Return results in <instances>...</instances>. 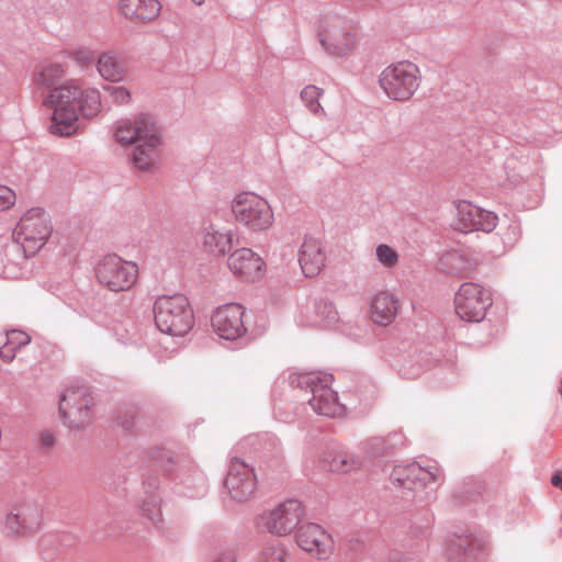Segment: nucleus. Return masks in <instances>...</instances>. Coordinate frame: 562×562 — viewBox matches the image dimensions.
<instances>
[{
    "mask_svg": "<svg viewBox=\"0 0 562 562\" xmlns=\"http://www.w3.org/2000/svg\"><path fill=\"white\" fill-rule=\"evenodd\" d=\"M393 477L398 482L406 481H436L440 479V472L438 469H434V471L425 470L417 463H411L408 465H400L396 467L392 473Z\"/></svg>",
    "mask_w": 562,
    "mask_h": 562,
    "instance_id": "25",
    "label": "nucleus"
},
{
    "mask_svg": "<svg viewBox=\"0 0 562 562\" xmlns=\"http://www.w3.org/2000/svg\"><path fill=\"white\" fill-rule=\"evenodd\" d=\"M333 381L334 378L329 373L308 372L299 375L297 385L311 391L312 397L308 400V404L316 414L339 418L345 415L346 408L331 389Z\"/></svg>",
    "mask_w": 562,
    "mask_h": 562,
    "instance_id": "4",
    "label": "nucleus"
},
{
    "mask_svg": "<svg viewBox=\"0 0 562 562\" xmlns=\"http://www.w3.org/2000/svg\"><path fill=\"white\" fill-rule=\"evenodd\" d=\"M302 506L297 501H288L277 508L266 512L257 519V527L277 536H285L299 524Z\"/></svg>",
    "mask_w": 562,
    "mask_h": 562,
    "instance_id": "10",
    "label": "nucleus"
},
{
    "mask_svg": "<svg viewBox=\"0 0 562 562\" xmlns=\"http://www.w3.org/2000/svg\"><path fill=\"white\" fill-rule=\"evenodd\" d=\"M93 396L85 385H69L60 396L59 411L69 428L88 426L93 419Z\"/></svg>",
    "mask_w": 562,
    "mask_h": 562,
    "instance_id": "6",
    "label": "nucleus"
},
{
    "mask_svg": "<svg viewBox=\"0 0 562 562\" xmlns=\"http://www.w3.org/2000/svg\"><path fill=\"white\" fill-rule=\"evenodd\" d=\"M454 312L458 317L469 323H480L492 306L490 292L474 282L461 284L454 294Z\"/></svg>",
    "mask_w": 562,
    "mask_h": 562,
    "instance_id": "9",
    "label": "nucleus"
},
{
    "mask_svg": "<svg viewBox=\"0 0 562 562\" xmlns=\"http://www.w3.org/2000/svg\"><path fill=\"white\" fill-rule=\"evenodd\" d=\"M142 512L151 522L157 524L161 520L160 502L156 497L145 501Z\"/></svg>",
    "mask_w": 562,
    "mask_h": 562,
    "instance_id": "31",
    "label": "nucleus"
},
{
    "mask_svg": "<svg viewBox=\"0 0 562 562\" xmlns=\"http://www.w3.org/2000/svg\"><path fill=\"white\" fill-rule=\"evenodd\" d=\"M155 142H150L148 137H145L140 143L135 144V148L132 153L133 165L142 171H148L153 169L158 160V147L160 145V136L158 130L155 131Z\"/></svg>",
    "mask_w": 562,
    "mask_h": 562,
    "instance_id": "21",
    "label": "nucleus"
},
{
    "mask_svg": "<svg viewBox=\"0 0 562 562\" xmlns=\"http://www.w3.org/2000/svg\"><path fill=\"white\" fill-rule=\"evenodd\" d=\"M326 467L335 473H350L361 468L362 461L355 453L339 450L331 452L325 459Z\"/></svg>",
    "mask_w": 562,
    "mask_h": 562,
    "instance_id": "23",
    "label": "nucleus"
},
{
    "mask_svg": "<svg viewBox=\"0 0 562 562\" xmlns=\"http://www.w3.org/2000/svg\"><path fill=\"white\" fill-rule=\"evenodd\" d=\"M297 544L317 559H326L333 551V539L319 525L306 524L296 533Z\"/></svg>",
    "mask_w": 562,
    "mask_h": 562,
    "instance_id": "16",
    "label": "nucleus"
},
{
    "mask_svg": "<svg viewBox=\"0 0 562 562\" xmlns=\"http://www.w3.org/2000/svg\"><path fill=\"white\" fill-rule=\"evenodd\" d=\"M457 215L452 224L456 231L470 233L474 231L492 232L497 225V216L469 201H460L456 205Z\"/></svg>",
    "mask_w": 562,
    "mask_h": 562,
    "instance_id": "12",
    "label": "nucleus"
},
{
    "mask_svg": "<svg viewBox=\"0 0 562 562\" xmlns=\"http://www.w3.org/2000/svg\"><path fill=\"white\" fill-rule=\"evenodd\" d=\"M441 262L451 273L464 274L465 268L461 265L463 259L458 252L446 254Z\"/></svg>",
    "mask_w": 562,
    "mask_h": 562,
    "instance_id": "32",
    "label": "nucleus"
},
{
    "mask_svg": "<svg viewBox=\"0 0 562 562\" xmlns=\"http://www.w3.org/2000/svg\"><path fill=\"white\" fill-rule=\"evenodd\" d=\"M99 75L111 82H119L125 77V68L113 53H102L97 60Z\"/></svg>",
    "mask_w": 562,
    "mask_h": 562,
    "instance_id": "24",
    "label": "nucleus"
},
{
    "mask_svg": "<svg viewBox=\"0 0 562 562\" xmlns=\"http://www.w3.org/2000/svg\"><path fill=\"white\" fill-rule=\"evenodd\" d=\"M232 210L237 222L252 231L268 229L273 223V212L268 201L252 192L237 194Z\"/></svg>",
    "mask_w": 562,
    "mask_h": 562,
    "instance_id": "8",
    "label": "nucleus"
},
{
    "mask_svg": "<svg viewBox=\"0 0 562 562\" xmlns=\"http://www.w3.org/2000/svg\"><path fill=\"white\" fill-rule=\"evenodd\" d=\"M191 1H192L194 4H196V5H201V4L204 2V0H191Z\"/></svg>",
    "mask_w": 562,
    "mask_h": 562,
    "instance_id": "39",
    "label": "nucleus"
},
{
    "mask_svg": "<svg viewBox=\"0 0 562 562\" xmlns=\"http://www.w3.org/2000/svg\"><path fill=\"white\" fill-rule=\"evenodd\" d=\"M120 12L132 21L150 22L160 13L158 0H120Z\"/></svg>",
    "mask_w": 562,
    "mask_h": 562,
    "instance_id": "20",
    "label": "nucleus"
},
{
    "mask_svg": "<svg viewBox=\"0 0 562 562\" xmlns=\"http://www.w3.org/2000/svg\"><path fill=\"white\" fill-rule=\"evenodd\" d=\"M155 123L146 115H139L133 121H125L117 125L115 130V139L121 145L127 146L140 143L145 137L155 142Z\"/></svg>",
    "mask_w": 562,
    "mask_h": 562,
    "instance_id": "17",
    "label": "nucleus"
},
{
    "mask_svg": "<svg viewBox=\"0 0 562 562\" xmlns=\"http://www.w3.org/2000/svg\"><path fill=\"white\" fill-rule=\"evenodd\" d=\"M227 266L236 278L246 282L260 280L266 271L263 259L246 247L233 251L227 259Z\"/></svg>",
    "mask_w": 562,
    "mask_h": 562,
    "instance_id": "15",
    "label": "nucleus"
},
{
    "mask_svg": "<svg viewBox=\"0 0 562 562\" xmlns=\"http://www.w3.org/2000/svg\"><path fill=\"white\" fill-rule=\"evenodd\" d=\"M30 337L21 330H11L7 334V342L0 347V358L11 362L15 358L16 350L30 342Z\"/></svg>",
    "mask_w": 562,
    "mask_h": 562,
    "instance_id": "27",
    "label": "nucleus"
},
{
    "mask_svg": "<svg viewBox=\"0 0 562 562\" xmlns=\"http://www.w3.org/2000/svg\"><path fill=\"white\" fill-rule=\"evenodd\" d=\"M376 258L385 268H393L398 261V255L395 249L384 244L376 247Z\"/></svg>",
    "mask_w": 562,
    "mask_h": 562,
    "instance_id": "30",
    "label": "nucleus"
},
{
    "mask_svg": "<svg viewBox=\"0 0 562 562\" xmlns=\"http://www.w3.org/2000/svg\"><path fill=\"white\" fill-rule=\"evenodd\" d=\"M256 483L257 480L254 469L240 459L233 458L224 482L232 498L236 501L250 498L255 492Z\"/></svg>",
    "mask_w": 562,
    "mask_h": 562,
    "instance_id": "14",
    "label": "nucleus"
},
{
    "mask_svg": "<svg viewBox=\"0 0 562 562\" xmlns=\"http://www.w3.org/2000/svg\"><path fill=\"white\" fill-rule=\"evenodd\" d=\"M15 201V192L7 186H0V212L12 207Z\"/></svg>",
    "mask_w": 562,
    "mask_h": 562,
    "instance_id": "34",
    "label": "nucleus"
},
{
    "mask_svg": "<svg viewBox=\"0 0 562 562\" xmlns=\"http://www.w3.org/2000/svg\"><path fill=\"white\" fill-rule=\"evenodd\" d=\"M233 246V235L231 232H223L214 226L205 228L203 234V247L213 255L222 257L231 250Z\"/></svg>",
    "mask_w": 562,
    "mask_h": 562,
    "instance_id": "22",
    "label": "nucleus"
},
{
    "mask_svg": "<svg viewBox=\"0 0 562 562\" xmlns=\"http://www.w3.org/2000/svg\"><path fill=\"white\" fill-rule=\"evenodd\" d=\"M40 440H41L42 446L52 447L56 441V437L53 432L44 431L41 434Z\"/></svg>",
    "mask_w": 562,
    "mask_h": 562,
    "instance_id": "37",
    "label": "nucleus"
},
{
    "mask_svg": "<svg viewBox=\"0 0 562 562\" xmlns=\"http://www.w3.org/2000/svg\"><path fill=\"white\" fill-rule=\"evenodd\" d=\"M53 226L49 215L41 207L27 210L15 228L18 240L25 252L34 255L49 239Z\"/></svg>",
    "mask_w": 562,
    "mask_h": 562,
    "instance_id": "7",
    "label": "nucleus"
},
{
    "mask_svg": "<svg viewBox=\"0 0 562 562\" xmlns=\"http://www.w3.org/2000/svg\"><path fill=\"white\" fill-rule=\"evenodd\" d=\"M420 80L419 67L409 60H401L381 71L379 86L390 99L404 102L415 94Z\"/></svg>",
    "mask_w": 562,
    "mask_h": 562,
    "instance_id": "5",
    "label": "nucleus"
},
{
    "mask_svg": "<svg viewBox=\"0 0 562 562\" xmlns=\"http://www.w3.org/2000/svg\"><path fill=\"white\" fill-rule=\"evenodd\" d=\"M94 277L102 288L115 293L125 292L137 284L139 267L135 261L116 254H108L97 262Z\"/></svg>",
    "mask_w": 562,
    "mask_h": 562,
    "instance_id": "3",
    "label": "nucleus"
},
{
    "mask_svg": "<svg viewBox=\"0 0 562 562\" xmlns=\"http://www.w3.org/2000/svg\"><path fill=\"white\" fill-rule=\"evenodd\" d=\"M154 319L162 334L173 337L187 335L194 325L193 310L181 294L159 296L154 303Z\"/></svg>",
    "mask_w": 562,
    "mask_h": 562,
    "instance_id": "2",
    "label": "nucleus"
},
{
    "mask_svg": "<svg viewBox=\"0 0 562 562\" xmlns=\"http://www.w3.org/2000/svg\"><path fill=\"white\" fill-rule=\"evenodd\" d=\"M40 526L37 520H32L26 514H10L4 520V531L10 536H26L35 531Z\"/></svg>",
    "mask_w": 562,
    "mask_h": 562,
    "instance_id": "26",
    "label": "nucleus"
},
{
    "mask_svg": "<svg viewBox=\"0 0 562 562\" xmlns=\"http://www.w3.org/2000/svg\"><path fill=\"white\" fill-rule=\"evenodd\" d=\"M551 483L553 486L561 487L562 490V474L555 473L551 479Z\"/></svg>",
    "mask_w": 562,
    "mask_h": 562,
    "instance_id": "38",
    "label": "nucleus"
},
{
    "mask_svg": "<svg viewBox=\"0 0 562 562\" xmlns=\"http://www.w3.org/2000/svg\"><path fill=\"white\" fill-rule=\"evenodd\" d=\"M299 261L306 277L317 276L325 267L326 261L321 243L313 238L305 239L301 247Z\"/></svg>",
    "mask_w": 562,
    "mask_h": 562,
    "instance_id": "19",
    "label": "nucleus"
},
{
    "mask_svg": "<svg viewBox=\"0 0 562 562\" xmlns=\"http://www.w3.org/2000/svg\"><path fill=\"white\" fill-rule=\"evenodd\" d=\"M105 90L109 92L112 101L117 104H126L131 100V93L124 87H108Z\"/></svg>",
    "mask_w": 562,
    "mask_h": 562,
    "instance_id": "35",
    "label": "nucleus"
},
{
    "mask_svg": "<svg viewBox=\"0 0 562 562\" xmlns=\"http://www.w3.org/2000/svg\"><path fill=\"white\" fill-rule=\"evenodd\" d=\"M66 74L65 67L59 63H52L41 68L34 77L38 86L53 88Z\"/></svg>",
    "mask_w": 562,
    "mask_h": 562,
    "instance_id": "28",
    "label": "nucleus"
},
{
    "mask_svg": "<svg viewBox=\"0 0 562 562\" xmlns=\"http://www.w3.org/2000/svg\"><path fill=\"white\" fill-rule=\"evenodd\" d=\"M359 33L349 23H334L321 33V44L328 54L346 56L352 53L358 44Z\"/></svg>",
    "mask_w": 562,
    "mask_h": 562,
    "instance_id": "13",
    "label": "nucleus"
},
{
    "mask_svg": "<svg viewBox=\"0 0 562 562\" xmlns=\"http://www.w3.org/2000/svg\"><path fill=\"white\" fill-rule=\"evenodd\" d=\"M262 562H285V551L280 546H270L262 551Z\"/></svg>",
    "mask_w": 562,
    "mask_h": 562,
    "instance_id": "33",
    "label": "nucleus"
},
{
    "mask_svg": "<svg viewBox=\"0 0 562 562\" xmlns=\"http://www.w3.org/2000/svg\"><path fill=\"white\" fill-rule=\"evenodd\" d=\"M321 95L322 90L316 86H306L301 92L302 100L314 114L319 113V111L322 110L321 104L318 102Z\"/></svg>",
    "mask_w": 562,
    "mask_h": 562,
    "instance_id": "29",
    "label": "nucleus"
},
{
    "mask_svg": "<svg viewBox=\"0 0 562 562\" xmlns=\"http://www.w3.org/2000/svg\"><path fill=\"white\" fill-rule=\"evenodd\" d=\"M245 310L240 304L227 303L218 306L212 314L211 325L214 333L226 340H236L246 333Z\"/></svg>",
    "mask_w": 562,
    "mask_h": 562,
    "instance_id": "11",
    "label": "nucleus"
},
{
    "mask_svg": "<svg viewBox=\"0 0 562 562\" xmlns=\"http://www.w3.org/2000/svg\"><path fill=\"white\" fill-rule=\"evenodd\" d=\"M400 302L389 291H379L370 302L369 315L371 321L380 326H389L397 315Z\"/></svg>",
    "mask_w": 562,
    "mask_h": 562,
    "instance_id": "18",
    "label": "nucleus"
},
{
    "mask_svg": "<svg viewBox=\"0 0 562 562\" xmlns=\"http://www.w3.org/2000/svg\"><path fill=\"white\" fill-rule=\"evenodd\" d=\"M44 103L53 110L49 128L58 136H70L77 131L79 113L93 117L102 108L99 90L85 87L77 80H68L50 88Z\"/></svg>",
    "mask_w": 562,
    "mask_h": 562,
    "instance_id": "1",
    "label": "nucleus"
},
{
    "mask_svg": "<svg viewBox=\"0 0 562 562\" xmlns=\"http://www.w3.org/2000/svg\"><path fill=\"white\" fill-rule=\"evenodd\" d=\"M72 56L75 60L82 66H88L94 61V55L88 48H78L72 52Z\"/></svg>",
    "mask_w": 562,
    "mask_h": 562,
    "instance_id": "36",
    "label": "nucleus"
}]
</instances>
